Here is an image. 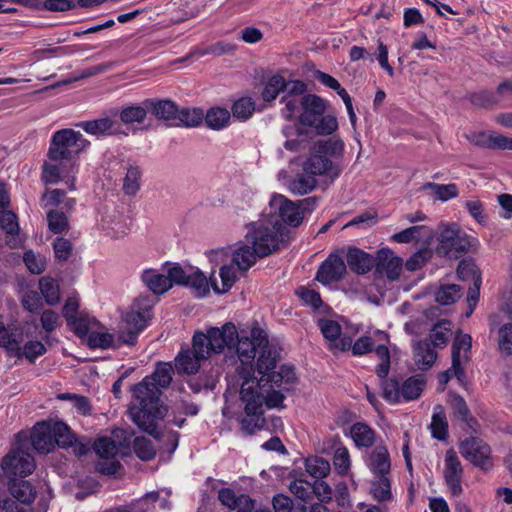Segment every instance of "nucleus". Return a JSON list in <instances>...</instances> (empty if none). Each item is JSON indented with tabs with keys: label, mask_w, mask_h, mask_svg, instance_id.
Wrapping results in <instances>:
<instances>
[{
	"label": "nucleus",
	"mask_w": 512,
	"mask_h": 512,
	"mask_svg": "<svg viewBox=\"0 0 512 512\" xmlns=\"http://www.w3.org/2000/svg\"><path fill=\"white\" fill-rule=\"evenodd\" d=\"M425 387V381L415 376L404 381L401 387V395L406 401L418 399Z\"/></svg>",
	"instance_id": "48"
},
{
	"label": "nucleus",
	"mask_w": 512,
	"mask_h": 512,
	"mask_svg": "<svg viewBox=\"0 0 512 512\" xmlns=\"http://www.w3.org/2000/svg\"><path fill=\"white\" fill-rule=\"evenodd\" d=\"M252 372L253 369L251 366L249 369L245 366L243 367L241 370L242 383H248L247 386H250L252 398L260 402V408H263V405L268 409L285 408L284 391H289V389L283 388L277 390L275 388L278 387L274 383H261V381H256L251 378Z\"/></svg>",
	"instance_id": "6"
},
{
	"label": "nucleus",
	"mask_w": 512,
	"mask_h": 512,
	"mask_svg": "<svg viewBox=\"0 0 512 512\" xmlns=\"http://www.w3.org/2000/svg\"><path fill=\"white\" fill-rule=\"evenodd\" d=\"M255 109L256 103L251 97H241L233 103L231 114L240 121H246L253 115Z\"/></svg>",
	"instance_id": "40"
},
{
	"label": "nucleus",
	"mask_w": 512,
	"mask_h": 512,
	"mask_svg": "<svg viewBox=\"0 0 512 512\" xmlns=\"http://www.w3.org/2000/svg\"><path fill=\"white\" fill-rule=\"evenodd\" d=\"M457 275L460 280L482 282L481 272L478 266L471 260H461L457 267Z\"/></svg>",
	"instance_id": "50"
},
{
	"label": "nucleus",
	"mask_w": 512,
	"mask_h": 512,
	"mask_svg": "<svg viewBox=\"0 0 512 512\" xmlns=\"http://www.w3.org/2000/svg\"><path fill=\"white\" fill-rule=\"evenodd\" d=\"M326 110V104L322 98L315 94L302 96V112L299 115V122L305 126L316 124Z\"/></svg>",
	"instance_id": "19"
},
{
	"label": "nucleus",
	"mask_w": 512,
	"mask_h": 512,
	"mask_svg": "<svg viewBox=\"0 0 512 512\" xmlns=\"http://www.w3.org/2000/svg\"><path fill=\"white\" fill-rule=\"evenodd\" d=\"M350 436L356 447L370 448L375 443L376 433L368 424L357 422L351 426Z\"/></svg>",
	"instance_id": "31"
},
{
	"label": "nucleus",
	"mask_w": 512,
	"mask_h": 512,
	"mask_svg": "<svg viewBox=\"0 0 512 512\" xmlns=\"http://www.w3.org/2000/svg\"><path fill=\"white\" fill-rule=\"evenodd\" d=\"M388 344V334L375 330L357 339L352 346V352H389Z\"/></svg>",
	"instance_id": "17"
},
{
	"label": "nucleus",
	"mask_w": 512,
	"mask_h": 512,
	"mask_svg": "<svg viewBox=\"0 0 512 512\" xmlns=\"http://www.w3.org/2000/svg\"><path fill=\"white\" fill-rule=\"evenodd\" d=\"M210 354H178L175 358V368L180 374H195L199 371L201 362L209 358Z\"/></svg>",
	"instance_id": "29"
},
{
	"label": "nucleus",
	"mask_w": 512,
	"mask_h": 512,
	"mask_svg": "<svg viewBox=\"0 0 512 512\" xmlns=\"http://www.w3.org/2000/svg\"><path fill=\"white\" fill-rule=\"evenodd\" d=\"M28 450V442L19 443L16 448H13L3 457L1 468L8 478H24L35 470L36 463L34 457Z\"/></svg>",
	"instance_id": "8"
},
{
	"label": "nucleus",
	"mask_w": 512,
	"mask_h": 512,
	"mask_svg": "<svg viewBox=\"0 0 512 512\" xmlns=\"http://www.w3.org/2000/svg\"><path fill=\"white\" fill-rule=\"evenodd\" d=\"M370 494L379 502L392 500L391 482L388 476H375L374 480L371 482Z\"/></svg>",
	"instance_id": "39"
},
{
	"label": "nucleus",
	"mask_w": 512,
	"mask_h": 512,
	"mask_svg": "<svg viewBox=\"0 0 512 512\" xmlns=\"http://www.w3.org/2000/svg\"><path fill=\"white\" fill-rule=\"evenodd\" d=\"M9 491L17 501L23 504H31L37 495L29 481L16 478L10 479Z\"/></svg>",
	"instance_id": "30"
},
{
	"label": "nucleus",
	"mask_w": 512,
	"mask_h": 512,
	"mask_svg": "<svg viewBox=\"0 0 512 512\" xmlns=\"http://www.w3.org/2000/svg\"><path fill=\"white\" fill-rule=\"evenodd\" d=\"M151 318L146 317L144 314L138 312V310L130 309L125 318V328L121 332L125 333L126 345L133 347L138 339V335L148 326V322Z\"/></svg>",
	"instance_id": "20"
},
{
	"label": "nucleus",
	"mask_w": 512,
	"mask_h": 512,
	"mask_svg": "<svg viewBox=\"0 0 512 512\" xmlns=\"http://www.w3.org/2000/svg\"><path fill=\"white\" fill-rule=\"evenodd\" d=\"M231 113L221 107H212L204 114L206 125L213 130H221L230 123Z\"/></svg>",
	"instance_id": "38"
},
{
	"label": "nucleus",
	"mask_w": 512,
	"mask_h": 512,
	"mask_svg": "<svg viewBox=\"0 0 512 512\" xmlns=\"http://www.w3.org/2000/svg\"><path fill=\"white\" fill-rule=\"evenodd\" d=\"M94 450L102 459H115L118 452L115 441L108 437H102L95 441Z\"/></svg>",
	"instance_id": "57"
},
{
	"label": "nucleus",
	"mask_w": 512,
	"mask_h": 512,
	"mask_svg": "<svg viewBox=\"0 0 512 512\" xmlns=\"http://www.w3.org/2000/svg\"><path fill=\"white\" fill-rule=\"evenodd\" d=\"M149 379L144 378L131 386L132 400L127 412L132 422L142 432L158 440L163 434L157 422L166 416L168 409L161 400L162 390Z\"/></svg>",
	"instance_id": "2"
},
{
	"label": "nucleus",
	"mask_w": 512,
	"mask_h": 512,
	"mask_svg": "<svg viewBox=\"0 0 512 512\" xmlns=\"http://www.w3.org/2000/svg\"><path fill=\"white\" fill-rule=\"evenodd\" d=\"M370 469L375 476H388L391 470V461L386 447H377L370 456Z\"/></svg>",
	"instance_id": "32"
},
{
	"label": "nucleus",
	"mask_w": 512,
	"mask_h": 512,
	"mask_svg": "<svg viewBox=\"0 0 512 512\" xmlns=\"http://www.w3.org/2000/svg\"><path fill=\"white\" fill-rule=\"evenodd\" d=\"M269 218H275L285 226V224L297 227L302 223V215L296 202H292L283 195H273L269 206L264 212Z\"/></svg>",
	"instance_id": "10"
},
{
	"label": "nucleus",
	"mask_w": 512,
	"mask_h": 512,
	"mask_svg": "<svg viewBox=\"0 0 512 512\" xmlns=\"http://www.w3.org/2000/svg\"><path fill=\"white\" fill-rule=\"evenodd\" d=\"M133 450L142 461H150L156 456V449L152 442L145 437H136L133 442Z\"/></svg>",
	"instance_id": "53"
},
{
	"label": "nucleus",
	"mask_w": 512,
	"mask_h": 512,
	"mask_svg": "<svg viewBox=\"0 0 512 512\" xmlns=\"http://www.w3.org/2000/svg\"><path fill=\"white\" fill-rule=\"evenodd\" d=\"M241 365L238 367V374L241 377V370L243 367L250 366L253 369L251 378L261 383H270V375L275 371L277 359L272 354H259L256 365H253L256 354H237Z\"/></svg>",
	"instance_id": "12"
},
{
	"label": "nucleus",
	"mask_w": 512,
	"mask_h": 512,
	"mask_svg": "<svg viewBox=\"0 0 512 512\" xmlns=\"http://www.w3.org/2000/svg\"><path fill=\"white\" fill-rule=\"evenodd\" d=\"M449 397L452 415L461 422L465 423L471 431L477 432V427L479 426V423L477 419L474 416H472L465 399L462 396L453 392L449 393Z\"/></svg>",
	"instance_id": "24"
},
{
	"label": "nucleus",
	"mask_w": 512,
	"mask_h": 512,
	"mask_svg": "<svg viewBox=\"0 0 512 512\" xmlns=\"http://www.w3.org/2000/svg\"><path fill=\"white\" fill-rule=\"evenodd\" d=\"M141 171L137 166H130L127 169L124 182L123 191L128 196H134L140 188Z\"/></svg>",
	"instance_id": "52"
},
{
	"label": "nucleus",
	"mask_w": 512,
	"mask_h": 512,
	"mask_svg": "<svg viewBox=\"0 0 512 512\" xmlns=\"http://www.w3.org/2000/svg\"><path fill=\"white\" fill-rule=\"evenodd\" d=\"M423 190H431L436 199L442 202L456 198L459 194L458 187L454 183L438 184L434 182H428L423 185Z\"/></svg>",
	"instance_id": "41"
},
{
	"label": "nucleus",
	"mask_w": 512,
	"mask_h": 512,
	"mask_svg": "<svg viewBox=\"0 0 512 512\" xmlns=\"http://www.w3.org/2000/svg\"><path fill=\"white\" fill-rule=\"evenodd\" d=\"M452 335L451 322L448 320H441L433 325L429 338L433 348L444 349L449 342Z\"/></svg>",
	"instance_id": "33"
},
{
	"label": "nucleus",
	"mask_w": 512,
	"mask_h": 512,
	"mask_svg": "<svg viewBox=\"0 0 512 512\" xmlns=\"http://www.w3.org/2000/svg\"><path fill=\"white\" fill-rule=\"evenodd\" d=\"M297 381V376L292 366L283 365L280 371L273 372L270 375V383H274L277 387H280L283 382L286 384H293Z\"/></svg>",
	"instance_id": "62"
},
{
	"label": "nucleus",
	"mask_w": 512,
	"mask_h": 512,
	"mask_svg": "<svg viewBox=\"0 0 512 512\" xmlns=\"http://www.w3.org/2000/svg\"><path fill=\"white\" fill-rule=\"evenodd\" d=\"M268 335L260 327L237 330L232 322H226L221 328L210 327L206 333L197 331L192 338L191 352H266ZM179 352H190L183 347Z\"/></svg>",
	"instance_id": "1"
},
{
	"label": "nucleus",
	"mask_w": 512,
	"mask_h": 512,
	"mask_svg": "<svg viewBox=\"0 0 512 512\" xmlns=\"http://www.w3.org/2000/svg\"><path fill=\"white\" fill-rule=\"evenodd\" d=\"M432 436L440 441H444L448 437V422L444 407L441 404H437L434 408L432 421L430 424Z\"/></svg>",
	"instance_id": "36"
},
{
	"label": "nucleus",
	"mask_w": 512,
	"mask_h": 512,
	"mask_svg": "<svg viewBox=\"0 0 512 512\" xmlns=\"http://www.w3.org/2000/svg\"><path fill=\"white\" fill-rule=\"evenodd\" d=\"M184 286L190 287L198 298L205 297L209 291V281L199 270L189 272L188 280Z\"/></svg>",
	"instance_id": "42"
},
{
	"label": "nucleus",
	"mask_w": 512,
	"mask_h": 512,
	"mask_svg": "<svg viewBox=\"0 0 512 512\" xmlns=\"http://www.w3.org/2000/svg\"><path fill=\"white\" fill-rule=\"evenodd\" d=\"M89 145L90 142L79 131L61 129L52 135L48 158L53 162L71 160L74 154L80 153Z\"/></svg>",
	"instance_id": "5"
},
{
	"label": "nucleus",
	"mask_w": 512,
	"mask_h": 512,
	"mask_svg": "<svg viewBox=\"0 0 512 512\" xmlns=\"http://www.w3.org/2000/svg\"><path fill=\"white\" fill-rule=\"evenodd\" d=\"M219 276L221 278L222 287L220 288L217 283H212L213 290L216 293H225L232 288L238 279L235 264L224 265L220 268Z\"/></svg>",
	"instance_id": "43"
},
{
	"label": "nucleus",
	"mask_w": 512,
	"mask_h": 512,
	"mask_svg": "<svg viewBox=\"0 0 512 512\" xmlns=\"http://www.w3.org/2000/svg\"><path fill=\"white\" fill-rule=\"evenodd\" d=\"M471 246V237L456 224L440 226L436 252L440 256L457 259Z\"/></svg>",
	"instance_id": "7"
},
{
	"label": "nucleus",
	"mask_w": 512,
	"mask_h": 512,
	"mask_svg": "<svg viewBox=\"0 0 512 512\" xmlns=\"http://www.w3.org/2000/svg\"><path fill=\"white\" fill-rule=\"evenodd\" d=\"M235 45L228 42H217L206 48H197L194 54L198 56L213 55L216 57L234 52Z\"/></svg>",
	"instance_id": "58"
},
{
	"label": "nucleus",
	"mask_w": 512,
	"mask_h": 512,
	"mask_svg": "<svg viewBox=\"0 0 512 512\" xmlns=\"http://www.w3.org/2000/svg\"><path fill=\"white\" fill-rule=\"evenodd\" d=\"M285 88V78L281 75H273L265 83L261 97L265 102H271L275 100L280 92H283Z\"/></svg>",
	"instance_id": "45"
},
{
	"label": "nucleus",
	"mask_w": 512,
	"mask_h": 512,
	"mask_svg": "<svg viewBox=\"0 0 512 512\" xmlns=\"http://www.w3.org/2000/svg\"><path fill=\"white\" fill-rule=\"evenodd\" d=\"M173 368L170 363H159L154 373L145 378H150L149 381L155 383L156 386L160 387V390L167 388L172 381Z\"/></svg>",
	"instance_id": "47"
},
{
	"label": "nucleus",
	"mask_w": 512,
	"mask_h": 512,
	"mask_svg": "<svg viewBox=\"0 0 512 512\" xmlns=\"http://www.w3.org/2000/svg\"><path fill=\"white\" fill-rule=\"evenodd\" d=\"M460 454L474 466L488 471L493 467L490 446L479 437H468L460 443Z\"/></svg>",
	"instance_id": "11"
},
{
	"label": "nucleus",
	"mask_w": 512,
	"mask_h": 512,
	"mask_svg": "<svg viewBox=\"0 0 512 512\" xmlns=\"http://www.w3.org/2000/svg\"><path fill=\"white\" fill-rule=\"evenodd\" d=\"M146 108L159 120L174 123L177 117L178 106L168 99H147Z\"/></svg>",
	"instance_id": "23"
},
{
	"label": "nucleus",
	"mask_w": 512,
	"mask_h": 512,
	"mask_svg": "<svg viewBox=\"0 0 512 512\" xmlns=\"http://www.w3.org/2000/svg\"><path fill=\"white\" fill-rule=\"evenodd\" d=\"M375 267L381 274L390 280H396L402 270V259L395 256L389 248H382L377 252Z\"/></svg>",
	"instance_id": "21"
},
{
	"label": "nucleus",
	"mask_w": 512,
	"mask_h": 512,
	"mask_svg": "<svg viewBox=\"0 0 512 512\" xmlns=\"http://www.w3.org/2000/svg\"><path fill=\"white\" fill-rule=\"evenodd\" d=\"M0 348H4L7 352H21L17 335L10 333L2 322H0Z\"/></svg>",
	"instance_id": "59"
},
{
	"label": "nucleus",
	"mask_w": 512,
	"mask_h": 512,
	"mask_svg": "<svg viewBox=\"0 0 512 512\" xmlns=\"http://www.w3.org/2000/svg\"><path fill=\"white\" fill-rule=\"evenodd\" d=\"M317 186V179L302 171L289 181V190L296 195H306L313 191Z\"/></svg>",
	"instance_id": "37"
},
{
	"label": "nucleus",
	"mask_w": 512,
	"mask_h": 512,
	"mask_svg": "<svg viewBox=\"0 0 512 512\" xmlns=\"http://www.w3.org/2000/svg\"><path fill=\"white\" fill-rule=\"evenodd\" d=\"M302 170L315 178L318 176H325L332 181L339 177L341 173L340 166L333 162L330 158L319 154L315 150L303 162Z\"/></svg>",
	"instance_id": "13"
},
{
	"label": "nucleus",
	"mask_w": 512,
	"mask_h": 512,
	"mask_svg": "<svg viewBox=\"0 0 512 512\" xmlns=\"http://www.w3.org/2000/svg\"><path fill=\"white\" fill-rule=\"evenodd\" d=\"M346 260L357 274H365L375 266V259L370 254L354 246L348 248Z\"/></svg>",
	"instance_id": "25"
},
{
	"label": "nucleus",
	"mask_w": 512,
	"mask_h": 512,
	"mask_svg": "<svg viewBox=\"0 0 512 512\" xmlns=\"http://www.w3.org/2000/svg\"><path fill=\"white\" fill-rule=\"evenodd\" d=\"M66 193L61 189H46L41 197L42 208L56 207L64 201Z\"/></svg>",
	"instance_id": "63"
},
{
	"label": "nucleus",
	"mask_w": 512,
	"mask_h": 512,
	"mask_svg": "<svg viewBox=\"0 0 512 512\" xmlns=\"http://www.w3.org/2000/svg\"><path fill=\"white\" fill-rule=\"evenodd\" d=\"M76 127L82 128L86 133L97 137L115 135L120 132L119 125L110 117L79 122Z\"/></svg>",
	"instance_id": "22"
},
{
	"label": "nucleus",
	"mask_w": 512,
	"mask_h": 512,
	"mask_svg": "<svg viewBox=\"0 0 512 512\" xmlns=\"http://www.w3.org/2000/svg\"><path fill=\"white\" fill-rule=\"evenodd\" d=\"M39 289L48 305H55L60 299L59 285L51 277H43L39 280Z\"/></svg>",
	"instance_id": "44"
},
{
	"label": "nucleus",
	"mask_w": 512,
	"mask_h": 512,
	"mask_svg": "<svg viewBox=\"0 0 512 512\" xmlns=\"http://www.w3.org/2000/svg\"><path fill=\"white\" fill-rule=\"evenodd\" d=\"M257 258L261 257L253 245L241 244L232 253V263L244 272L256 263Z\"/></svg>",
	"instance_id": "26"
},
{
	"label": "nucleus",
	"mask_w": 512,
	"mask_h": 512,
	"mask_svg": "<svg viewBox=\"0 0 512 512\" xmlns=\"http://www.w3.org/2000/svg\"><path fill=\"white\" fill-rule=\"evenodd\" d=\"M461 287L456 284L441 286L436 292V301L441 305H450L461 297Z\"/></svg>",
	"instance_id": "51"
},
{
	"label": "nucleus",
	"mask_w": 512,
	"mask_h": 512,
	"mask_svg": "<svg viewBox=\"0 0 512 512\" xmlns=\"http://www.w3.org/2000/svg\"><path fill=\"white\" fill-rule=\"evenodd\" d=\"M498 346L503 352H512V323L504 324L499 328Z\"/></svg>",
	"instance_id": "64"
},
{
	"label": "nucleus",
	"mask_w": 512,
	"mask_h": 512,
	"mask_svg": "<svg viewBox=\"0 0 512 512\" xmlns=\"http://www.w3.org/2000/svg\"><path fill=\"white\" fill-rule=\"evenodd\" d=\"M31 445L41 454L51 452L55 446L68 448L75 442V434L61 421L48 418L37 422L31 432Z\"/></svg>",
	"instance_id": "3"
},
{
	"label": "nucleus",
	"mask_w": 512,
	"mask_h": 512,
	"mask_svg": "<svg viewBox=\"0 0 512 512\" xmlns=\"http://www.w3.org/2000/svg\"><path fill=\"white\" fill-rule=\"evenodd\" d=\"M60 162H45L42 166L41 179L45 184H57L63 180V166Z\"/></svg>",
	"instance_id": "49"
},
{
	"label": "nucleus",
	"mask_w": 512,
	"mask_h": 512,
	"mask_svg": "<svg viewBox=\"0 0 512 512\" xmlns=\"http://www.w3.org/2000/svg\"><path fill=\"white\" fill-rule=\"evenodd\" d=\"M23 261L28 270L33 274H41L46 268V260L40 255L28 250L23 255Z\"/></svg>",
	"instance_id": "61"
},
{
	"label": "nucleus",
	"mask_w": 512,
	"mask_h": 512,
	"mask_svg": "<svg viewBox=\"0 0 512 512\" xmlns=\"http://www.w3.org/2000/svg\"><path fill=\"white\" fill-rule=\"evenodd\" d=\"M284 230L282 223L262 213L258 221L248 225L246 239L258 250L260 257H266L279 249Z\"/></svg>",
	"instance_id": "4"
},
{
	"label": "nucleus",
	"mask_w": 512,
	"mask_h": 512,
	"mask_svg": "<svg viewBox=\"0 0 512 512\" xmlns=\"http://www.w3.org/2000/svg\"><path fill=\"white\" fill-rule=\"evenodd\" d=\"M203 120L204 111L201 108H178L176 121L170 123V125L176 127H197Z\"/></svg>",
	"instance_id": "34"
},
{
	"label": "nucleus",
	"mask_w": 512,
	"mask_h": 512,
	"mask_svg": "<svg viewBox=\"0 0 512 512\" xmlns=\"http://www.w3.org/2000/svg\"><path fill=\"white\" fill-rule=\"evenodd\" d=\"M48 228L54 234H60L68 228V217L63 211L51 209L47 212Z\"/></svg>",
	"instance_id": "54"
},
{
	"label": "nucleus",
	"mask_w": 512,
	"mask_h": 512,
	"mask_svg": "<svg viewBox=\"0 0 512 512\" xmlns=\"http://www.w3.org/2000/svg\"><path fill=\"white\" fill-rule=\"evenodd\" d=\"M346 273V264L338 254H330L319 266L316 280L323 285L340 281Z\"/></svg>",
	"instance_id": "15"
},
{
	"label": "nucleus",
	"mask_w": 512,
	"mask_h": 512,
	"mask_svg": "<svg viewBox=\"0 0 512 512\" xmlns=\"http://www.w3.org/2000/svg\"><path fill=\"white\" fill-rule=\"evenodd\" d=\"M463 468L461 462L453 449H449L445 455L444 479L452 496L458 497L462 494Z\"/></svg>",
	"instance_id": "14"
},
{
	"label": "nucleus",
	"mask_w": 512,
	"mask_h": 512,
	"mask_svg": "<svg viewBox=\"0 0 512 512\" xmlns=\"http://www.w3.org/2000/svg\"><path fill=\"white\" fill-rule=\"evenodd\" d=\"M318 326L324 338L329 340L333 347L339 348L342 352H346L351 348L352 339L342 335L341 326L337 321L320 319Z\"/></svg>",
	"instance_id": "18"
},
{
	"label": "nucleus",
	"mask_w": 512,
	"mask_h": 512,
	"mask_svg": "<svg viewBox=\"0 0 512 512\" xmlns=\"http://www.w3.org/2000/svg\"><path fill=\"white\" fill-rule=\"evenodd\" d=\"M124 340V332L120 331L116 336L115 334L109 333L99 322V326L92 331L86 341L90 349L107 350L121 348L123 345H126Z\"/></svg>",
	"instance_id": "16"
},
{
	"label": "nucleus",
	"mask_w": 512,
	"mask_h": 512,
	"mask_svg": "<svg viewBox=\"0 0 512 512\" xmlns=\"http://www.w3.org/2000/svg\"><path fill=\"white\" fill-rule=\"evenodd\" d=\"M250 498L251 497L247 494H241L237 496L231 488H222L218 492V499L221 504L231 510L240 507L244 504V502L250 503Z\"/></svg>",
	"instance_id": "46"
},
{
	"label": "nucleus",
	"mask_w": 512,
	"mask_h": 512,
	"mask_svg": "<svg viewBox=\"0 0 512 512\" xmlns=\"http://www.w3.org/2000/svg\"><path fill=\"white\" fill-rule=\"evenodd\" d=\"M313 150L325 157L333 159H340L344 152V143L338 138H329L326 140H319L315 142Z\"/></svg>",
	"instance_id": "35"
},
{
	"label": "nucleus",
	"mask_w": 512,
	"mask_h": 512,
	"mask_svg": "<svg viewBox=\"0 0 512 512\" xmlns=\"http://www.w3.org/2000/svg\"><path fill=\"white\" fill-rule=\"evenodd\" d=\"M146 105L144 106H127L124 107L120 112V119L125 124H131L134 122L141 123L144 121L147 115Z\"/></svg>",
	"instance_id": "55"
},
{
	"label": "nucleus",
	"mask_w": 512,
	"mask_h": 512,
	"mask_svg": "<svg viewBox=\"0 0 512 512\" xmlns=\"http://www.w3.org/2000/svg\"><path fill=\"white\" fill-rule=\"evenodd\" d=\"M306 471L313 477L318 479L324 478L330 472V464L323 458L316 457L307 459L305 463Z\"/></svg>",
	"instance_id": "56"
},
{
	"label": "nucleus",
	"mask_w": 512,
	"mask_h": 512,
	"mask_svg": "<svg viewBox=\"0 0 512 512\" xmlns=\"http://www.w3.org/2000/svg\"><path fill=\"white\" fill-rule=\"evenodd\" d=\"M67 325L79 338L87 340L99 326V321L95 317L80 313L72 319L68 318Z\"/></svg>",
	"instance_id": "27"
},
{
	"label": "nucleus",
	"mask_w": 512,
	"mask_h": 512,
	"mask_svg": "<svg viewBox=\"0 0 512 512\" xmlns=\"http://www.w3.org/2000/svg\"><path fill=\"white\" fill-rule=\"evenodd\" d=\"M248 383H242L240 390V399L245 403L244 413L241 418V429L248 435H253L256 431L261 430L266 425L263 408H260V402L255 401L251 395Z\"/></svg>",
	"instance_id": "9"
},
{
	"label": "nucleus",
	"mask_w": 512,
	"mask_h": 512,
	"mask_svg": "<svg viewBox=\"0 0 512 512\" xmlns=\"http://www.w3.org/2000/svg\"><path fill=\"white\" fill-rule=\"evenodd\" d=\"M310 127H313L319 135H331L337 130L338 121L334 115L323 114L319 120H316V124H312Z\"/></svg>",
	"instance_id": "60"
},
{
	"label": "nucleus",
	"mask_w": 512,
	"mask_h": 512,
	"mask_svg": "<svg viewBox=\"0 0 512 512\" xmlns=\"http://www.w3.org/2000/svg\"><path fill=\"white\" fill-rule=\"evenodd\" d=\"M144 285L154 294H163L171 288L169 278L154 269H146L141 274Z\"/></svg>",
	"instance_id": "28"
}]
</instances>
